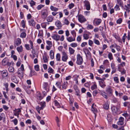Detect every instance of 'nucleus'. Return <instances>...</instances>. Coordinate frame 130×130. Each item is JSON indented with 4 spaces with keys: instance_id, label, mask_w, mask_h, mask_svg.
Instances as JSON below:
<instances>
[{
    "instance_id": "nucleus-29",
    "label": "nucleus",
    "mask_w": 130,
    "mask_h": 130,
    "mask_svg": "<svg viewBox=\"0 0 130 130\" xmlns=\"http://www.w3.org/2000/svg\"><path fill=\"white\" fill-rule=\"evenodd\" d=\"M52 11H56L58 10V8L54 7L53 6H51L50 7Z\"/></svg>"
},
{
    "instance_id": "nucleus-22",
    "label": "nucleus",
    "mask_w": 130,
    "mask_h": 130,
    "mask_svg": "<svg viewBox=\"0 0 130 130\" xmlns=\"http://www.w3.org/2000/svg\"><path fill=\"white\" fill-rule=\"evenodd\" d=\"M50 56L51 58L53 59L54 57V53L53 51L51 50L50 52Z\"/></svg>"
},
{
    "instance_id": "nucleus-60",
    "label": "nucleus",
    "mask_w": 130,
    "mask_h": 130,
    "mask_svg": "<svg viewBox=\"0 0 130 130\" xmlns=\"http://www.w3.org/2000/svg\"><path fill=\"white\" fill-rule=\"evenodd\" d=\"M3 107L5 110H7L9 109V107L6 105H3Z\"/></svg>"
},
{
    "instance_id": "nucleus-33",
    "label": "nucleus",
    "mask_w": 130,
    "mask_h": 130,
    "mask_svg": "<svg viewBox=\"0 0 130 130\" xmlns=\"http://www.w3.org/2000/svg\"><path fill=\"white\" fill-rule=\"evenodd\" d=\"M83 36L85 39L87 40L89 38V35L87 34H84Z\"/></svg>"
},
{
    "instance_id": "nucleus-14",
    "label": "nucleus",
    "mask_w": 130,
    "mask_h": 130,
    "mask_svg": "<svg viewBox=\"0 0 130 130\" xmlns=\"http://www.w3.org/2000/svg\"><path fill=\"white\" fill-rule=\"evenodd\" d=\"M55 25L58 27V29L61 28L62 26L61 24L59 21H57L55 23Z\"/></svg>"
},
{
    "instance_id": "nucleus-42",
    "label": "nucleus",
    "mask_w": 130,
    "mask_h": 130,
    "mask_svg": "<svg viewBox=\"0 0 130 130\" xmlns=\"http://www.w3.org/2000/svg\"><path fill=\"white\" fill-rule=\"evenodd\" d=\"M25 47L26 49L28 50H30L31 48H30L29 47V44H26L25 45Z\"/></svg>"
},
{
    "instance_id": "nucleus-55",
    "label": "nucleus",
    "mask_w": 130,
    "mask_h": 130,
    "mask_svg": "<svg viewBox=\"0 0 130 130\" xmlns=\"http://www.w3.org/2000/svg\"><path fill=\"white\" fill-rule=\"evenodd\" d=\"M36 109L37 111L38 112L39 114L40 113V111L41 109L39 108V106H36Z\"/></svg>"
},
{
    "instance_id": "nucleus-49",
    "label": "nucleus",
    "mask_w": 130,
    "mask_h": 130,
    "mask_svg": "<svg viewBox=\"0 0 130 130\" xmlns=\"http://www.w3.org/2000/svg\"><path fill=\"white\" fill-rule=\"evenodd\" d=\"M41 27L43 28L46 29V24L45 23H43L41 24Z\"/></svg>"
},
{
    "instance_id": "nucleus-59",
    "label": "nucleus",
    "mask_w": 130,
    "mask_h": 130,
    "mask_svg": "<svg viewBox=\"0 0 130 130\" xmlns=\"http://www.w3.org/2000/svg\"><path fill=\"white\" fill-rule=\"evenodd\" d=\"M122 22V20L121 18H119L117 21V23L120 24Z\"/></svg>"
},
{
    "instance_id": "nucleus-20",
    "label": "nucleus",
    "mask_w": 130,
    "mask_h": 130,
    "mask_svg": "<svg viewBox=\"0 0 130 130\" xmlns=\"http://www.w3.org/2000/svg\"><path fill=\"white\" fill-rule=\"evenodd\" d=\"M12 81L15 83L18 84L19 83V81L17 80L16 77L15 76H13L12 79Z\"/></svg>"
},
{
    "instance_id": "nucleus-62",
    "label": "nucleus",
    "mask_w": 130,
    "mask_h": 130,
    "mask_svg": "<svg viewBox=\"0 0 130 130\" xmlns=\"http://www.w3.org/2000/svg\"><path fill=\"white\" fill-rule=\"evenodd\" d=\"M102 94L103 96L106 99L107 98V95L105 92H104L103 93H102Z\"/></svg>"
},
{
    "instance_id": "nucleus-7",
    "label": "nucleus",
    "mask_w": 130,
    "mask_h": 130,
    "mask_svg": "<svg viewBox=\"0 0 130 130\" xmlns=\"http://www.w3.org/2000/svg\"><path fill=\"white\" fill-rule=\"evenodd\" d=\"M78 19L79 21L81 23L84 22L86 21V20L85 17L81 14L78 15Z\"/></svg>"
},
{
    "instance_id": "nucleus-64",
    "label": "nucleus",
    "mask_w": 130,
    "mask_h": 130,
    "mask_svg": "<svg viewBox=\"0 0 130 130\" xmlns=\"http://www.w3.org/2000/svg\"><path fill=\"white\" fill-rule=\"evenodd\" d=\"M115 9H116V11L119 10H120L119 6L117 5H116L115 7Z\"/></svg>"
},
{
    "instance_id": "nucleus-61",
    "label": "nucleus",
    "mask_w": 130,
    "mask_h": 130,
    "mask_svg": "<svg viewBox=\"0 0 130 130\" xmlns=\"http://www.w3.org/2000/svg\"><path fill=\"white\" fill-rule=\"evenodd\" d=\"M12 121L14 122L15 125H16L17 124L18 121L17 119L15 118L14 120H13Z\"/></svg>"
},
{
    "instance_id": "nucleus-21",
    "label": "nucleus",
    "mask_w": 130,
    "mask_h": 130,
    "mask_svg": "<svg viewBox=\"0 0 130 130\" xmlns=\"http://www.w3.org/2000/svg\"><path fill=\"white\" fill-rule=\"evenodd\" d=\"M3 76V77L4 78L5 77H7L8 74V73L6 72L5 71H2L1 73Z\"/></svg>"
},
{
    "instance_id": "nucleus-9",
    "label": "nucleus",
    "mask_w": 130,
    "mask_h": 130,
    "mask_svg": "<svg viewBox=\"0 0 130 130\" xmlns=\"http://www.w3.org/2000/svg\"><path fill=\"white\" fill-rule=\"evenodd\" d=\"M124 119L122 117H121L119 119V121L117 122L118 125H122L124 124Z\"/></svg>"
},
{
    "instance_id": "nucleus-46",
    "label": "nucleus",
    "mask_w": 130,
    "mask_h": 130,
    "mask_svg": "<svg viewBox=\"0 0 130 130\" xmlns=\"http://www.w3.org/2000/svg\"><path fill=\"white\" fill-rule=\"evenodd\" d=\"M16 110H17L18 111H17L16 113L15 114V116L17 115L18 116V117L19 115V113L21 112V110L20 109H16Z\"/></svg>"
},
{
    "instance_id": "nucleus-17",
    "label": "nucleus",
    "mask_w": 130,
    "mask_h": 130,
    "mask_svg": "<svg viewBox=\"0 0 130 130\" xmlns=\"http://www.w3.org/2000/svg\"><path fill=\"white\" fill-rule=\"evenodd\" d=\"M94 104L93 103L92 105V110L93 112L95 115V116H96L95 113L97 111V109L95 108L94 107Z\"/></svg>"
},
{
    "instance_id": "nucleus-16",
    "label": "nucleus",
    "mask_w": 130,
    "mask_h": 130,
    "mask_svg": "<svg viewBox=\"0 0 130 130\" xmlns=\"http://www.w3.org/2000/svg\"><path fill=\"white\" fill-rule=\"evenodd\" d=\"M29 42L30 43V46H31V49H32V50L31 51V52L32 54L34 53V52H35V50L34 48V45L33 43L31 40H29Z\"/></svg>"
},
{
    "instance_id": "nucleus-10",
    "label": "nucleus",
    "mask_w": 130,
    "mask_h": 130,
    "mask_svg": "<svg viewBox=\"0 0 130 130\" xmlns=\"http://www.w3.org/2000/svg\"><path fill=\"white\" fill-rule=\"evenodd\" d=\"M60 37V36L57 34H54L52 36V38L56 41L59 40Z\"/></svg>"
},
{
    "instance_id": "nucleus-3",
    "label": "nucleus",
    "mask_w": 130,
    "mask_h": 130,
    "mask_svg": "<svg viewBox=\"0 0 130 130\" xmlns=\"http://www.w3.org/2000/svg\"><path fill=\"white\" fill-rule=\"evenodd\" d=\"M120 108L119 106H113L111 107V109L113 113L117 114L120 111Z\"/></svg>"
},
{
    "instance_id": "nucleus-41",
    "label": "nucleus",
    "mask_w": 130,
    "mask_h": 130,
    "mask_svg": "<svg viewBox=\"0 0 130 130\" xmlns=\"http://www.w3.org/2000/svg\"><path fill=\"white\" fill-rule=\"evenodd\" d=\"M56 85H57V86L60 89L61 88V83L59 82H57L56 84Z\"/></svg>"
},
{
    "instance_id": "nucleus-58",
    "label": "nucleus",
    "mask_w": 130,
    "mask_h": 130,
    "mask_svg": "<svg viewBox=\"0 0 130 130\" xmlns=\"http://www.w3.org/2000/svg\"><path fill=\"white\" fill-rule=\"evenodd\" d=\"M63 12L64 13H65V15H68L69 14V12L67 9H64L63 10Z\"/></svg>"
},
{
    "instance_id": "nucleus-40",
    "label": "nucleus",
    "mask_w": 130,
    "mask_h": 130,
    "mask_svg": "<svg viewBox=\"0 0 130 130\" xmlns=\"http://www.w3.org/2000/svg\"><path fill=\"white\" fill-rule=\"evenodd\" d=\"M91 89L93 90L94 89H96L97 88V85L95 84L93 85L91 87Z\"/></svg>"
},
{
    "instance_id": "nucleus-48",
    "label": "nucleus",
    "mask_w": 130,
    "mask_h": 130,
    "mask_svg": "<svg viewBox=\"0 0 130 130\" xmlns=\"http://www.w3.org/2000/svg\"><path fill=\"white\" fill-rule=\"evenodd\" d=\"M74 6V4L72 3L69 5L68 7L70 9H71Z\"/></svg>"
},
{
    "instance_id": "nucleus-36",
    "label": "nucleus",
    "mask_w": 130,
    "mask_h": 130,
    "mask_svg": "<svg viewBox=\"0 0 130 130\" xmlns=\"http://www.w3.org/2000/svg\"><path fill=\"white\" fill-rule=\"evenodd\" d=\"M67 84V82H66V83L65 82L63 83L62 85V88L63 89H66V86Z\"/></svg>"
},
{
    "instance_id": "nucleus-4",
    "label": "nucleus",
    "mask_w": 130,
    "mask_h": 130,
    "mask_svg": "<svg viewBox=\"0 0 130 130\" xmlns=\"http://www.w3.org/2000/svg\"><path fill=\"white\" fill-rule=\"evenodd\" d=\"M77 59L76 63L78 65L82 64L83 62V59L80 54L77 55Z\"/></svg>"
},
{
    "instance_id": "nucleus-2",
    "label": "nucleus",
    "mask_w": 130,
    "mask_h": 130,
    "mask_svg": "<svg viewBox=\"0 0 130 130\" xmlns=\"http://www.w3.org/2000/svg\"><path fill=\"white\" fill-rule=\"evenodd\" d=\"M41 14L42 18L43 19H45L48 14L47 10L46 9L42 10L41 12Z\"/></svg>"
},
{
    "instance_id": "nucleus-27",
    "label": "nucleus",
    "mask_w": 130,
    "mask_h": 130,
    "mask_svg": "<svg viewBox=\"0 0 130 130\" xmlns=\"http://www.w3.org/2000/svg\"><path fill=\"white\" fill-rule=\"evenodd\" d=\"M17 49L19 53L22 52L23 51L22 46H20V47H17Z\"/></svg>"
},
{
    "instance_id": "nucleus-12",
    "label": "nucleus",
    "mask_w": 130,
    "mask_h": 130,
    "mask_svg": "<svg viewBox=\"0 0 130 130\" xmlns=\"http://www.w3.org/2000/svg\"><path fill=\"white\" fill-rule=\"evenodd\" d=\"M109 103L107 102H105L103 105V108L106 110H108L109 108Z\"/></svg>"
},
{
    "instance_id": "nucleus-25",
    "label": "nucleus",
    "mask_w": 130,
    "mask_h": 130,
    "mask_svg": "<svg viewBox=\"0 0 130 130\" xmlns=\"http://www.w3.org/2000/svg\"><path fill=\"white\" fill-rule=\"evenodd\" d=\"M56 60L57 61H59L60 60V55L59 53H57L56 56Z\"/></svg>"
},
{
    "instance_id": "nucleus-30",
    "label": "nucleus",
    "mask_w": 130,
    "mask_h": 130,
    "mask_svg": "<svg viewBox=\"0 0 130 130\" xmlns=\"http://www.w3.org/2000/svg\"><path fill=\"white\" fill-rule=\"evenodd\" d=\"M101 21L102 20L101 19H98L96 21H95V23L96 25H98L101 23Z\"/></svg>"
},
{
    "instance_id": "nucleus-39",
    "label": "nucleus",
    "mask_w": 130,
    "mask_h": 130,
    "mask_svg": "<svg viewBox=\"0 0 130 130\" xmlns=\"http://www.w3.org/2000/svg\"><path fill=\"white\" fill-rule=\"evenodd\" d=\"M54 102L55 103V105L58 108H60V106L59 104L58 103V101L56 100H55Z\"/></svg>"
},
{
    "instance_id": "nucleus-15",
    "label": "nucleus",
    "mask_w": 130,
    "mask_h": 130,
    "mask_svg": "<svg viewBox=\"0 0 130 130\" xmlns=\"http://www.w3.org/2000/svg\"><path fill=\"white\" fill-rule=\"evenodd\" d=\"M41 107H39V108L42 109H43V108L46 106V103L45 102H41L40 103Z\"/></svg>"
},
{
    "instance_id": "nucleus-26",
    "label": "nucleus",
    "mask_w": 130,
    "mask_h": 130,
    "mask_svg": "<svg viewBox=\"0 0 130 130\" xmlns=\"http://www.w3.org/2000/svg\"><path fill=\"white\" fill-rule=\"evenodd\" d=\"M69 51L70 53L71 54H73L75 52V50L71 47H69Z\"/></svg>"
},
{
    "instance_id": "nucleus-28",
    "label": "nucleus",
    "mask_w": 130,
    "mask_h": 130,
    "mask_svg": "<svg viewBox=\"0 0 130 130\" xmlns=\"http://www.w3.org/2000/svg\"><path fill=\"white\" fill-rule=\"evenodd\" d=\"M26 34L25 32H23L21 33L20 35V37L22 38H25L26 37Z\"/></svg>"
},
{
    "instance_id": "nucleus-8",
    "label": "nucleus",
    "mask_w": 130,
    "mask_h": 130,
    "mask_svg": "<svg viewBox=\"0 0 130 130\" xmlns=\"http://www.w3.org/2000/svg\"><path fill=\"white\" fill-rule=\"evenodd\" d=\"M85 6L86 7V9L88 10L90 9V7L89 2L88 1H85L84 2Z\"/></svg>"
},
{
    "instance_id": "nucleus-57",
    "label": "nucleus",
    "mask_w": 130,
    "mask_h": 130,
    "mask_svg": "<svg viewBox=\"0 0 130 130\" xmlns=\"http://www.w3.org/2000/svg\"><path fill=\"white\" fill-rule=\"evenodd\" d=\"M25 22L24 20H23L21 21V24L22 25V27L23 28H24L25 27Z\"/></svg>"
},
{
    "instance_id": "nucleus-38",
    "label": "nucleus",
    "mask_w": 130,
    "mask_h": 130,
    "mask_svg": "<svg viewBox=\"0 0 130 130\" xmlns=\"http://www.w3.org/2000/svg\"><path fill=\"white\" fill-rule=\"evenodd\" d=\"M108 57L110 60L113 59L112 55L111 53L110 52L108 54Z\"/></svg>"
},
{
    "instance_id": "nucleus-50",
    "label": "nucleus",
    "mask_w": 130,
    "mask_h": 130,
    "mask_svg": "<svg viewBox=\"0 0 130 130\" xmlns=\"http://www.w3.org/2000/svg\"><path fill=\"white\" fill-rule=\"evenodd\" d=\"M64 23L65 24L67 25H68L69 24V22L68 21L67 19H65L64 20Z\"/></svg>"
},
{
    "instance_id": "nucleus-24",
    "label": "nucleus",
    "mask_w": 130,
    "mask_h": 130,
    "mask_svg": "<svg viewBox=\"0 0 130 130\" xmlns=\"http://www.w3.org/2000/svg\"><path fill=\"white\" fill-rule=\"evenodd\" d=\"M47 21L48 22H51L53 20V18L52 16H50L48 17L47 18Z\"/></svg>"
},
{
    "instance_id": "nucleus-43",
    "label": "nucleus",
    "mask_w": 130,
    "mask_h": 130,
    "mask_svg": "<svg viewBox=\"0 0 130 130\" xmlns=\"http://www.w3.org/2000/svg\"><path fill=\"white\" fill-rule=\"evenodd\" d=\"M9 71V72H13L14 70L13 68L11 66L10 67L8 68Z\"/></svg>"
},
{
    "instance_id": "nucleus-47",
    "label": "nucleus",
    "mask_w": 130,
    "mask_h": 130,
    "mask_svg": "<svg viewBox=\"0 0 130 130\" xmlns=\"http://www.w3.org/2000/svg\"><path fill=\"white\" fill-rule=\"evenodd\" d=\"M43 59L44 62L45 63L47 62L48 59L46 56H43Z\"/></svg>"
},
{
    "instance_id": "nucleus-53",
    "label": "nucleus",
    "mask_w": 130,
    "mask_h": 130,
    "mask_svg": "<svg viewBox=\"0 0 130 130\" xmlns=\"http://www.w3.org/2000/svg\"><path fill=\"white\" fill-rule=\"evenodd\" d=\"M32 54V59H34L35 57H36L37 58L38 57V55L36 54L35 53H33Z\"/></svg>"
},
{
    "instance_id": "nucleus-31",
    "label": "nucleus",
    "mask_w": 130,
    "mask_h": 130,
    "mask_svg": "<svg viewBox=\"0 0 130 130\" xmlns=\"http://www.w3.org/2000/svg\"><path fill=\"white\" fill-rule=\"evenodd\" d=\"M37 97L38 99H39L40 100H41L43 98V97L41 96V94L39 93H37Z\"/></svg>"
},
{
    "instance_id": "nucleus-5",
    "label": "nucleus",
    "mask_w": 130,
    "mask_h": 130,
    "mask_svg": "<svg viewBox=\"0 0 130 130\" xmlns=\"http://www.w3.org/2000/svg\"><path fill=\"white\" fill-rule=\"evenodd\" d=\"M106 91L109 95L111 96L112 95L113 91L110 86H109L106 88Z\"/></svg>"
},
{
    "instance_id": "nucleus-63",
    "label": "nucleus",
    "mask_w": 130,
    "mask_h": 130,
    "mask_svg": "<svg viewBox=\"0 0 130 130\" xmlns=\"http://www.w3.org/2000/svg\"><path fill=\"white\" fill-rule=\"evenodd\" d=\"M91 66L92 67H93L94 66V62L93 58H91Z\"/></svg>"
},
{
    "instance_id": "nucleus-6",
    "label": "nucleus",
    "mask_w": 130,
    "mask_h": 130,
    "mask_svg": "<svg viewBox=\"0 0 130 130\" xmlns=\"http://www.w3.org/2000/svg\"><path fill=\"white\" fill-rule=\"evenodd\" d=\"M62 59L63 61L66 62L68 59V56L66 53L63 51L62 52Z\"/></svg>"
},
{
    "instance_id": "nucleus-54",
    "label": "nucleus",
    "mask_w": 130,
    "mask_h": 130,
    "mask_svg": "<svg viewBox=\"0 0 130 130\" xmlns=\"http://www.w3.org/2000/svg\"><path fill=\"white\" fill-rule=\"evenodd\" d=\"M113 79L117 83H118L119 79L118 77H114Z\"/></svg>"
},
{
    "instance_id": "nucleus-51",
    "label": "nucleus",
    "mask_w": 130,
    "mask_h": 130,
    "mask_svg": "<svg viewBox=\"0 0 130 130\" xmlns=\"http://www.w3.org/2000/svg\"><path fill=\"white\" fill-rule=\"evenodd\" d=\"M46 43L50 47H51L52 46V42L51 41H46Z\"/></svg>"
},
{
    "instance_id": "nucleus-23",
    "label": "nucleus",
    "mask_w": 130,
    "mask_h": 130,
    "mask_svg": "<svg viewBox=\"0 0 130 130\" xmlns=\"http://www.w3.org/2000/svg\"><path fill=\"white\" fill-rule=\"evenodd\" d=\"M118 3L119 5L122 8H123V2L121 0H117Z\"/></svg>"
},
{
    "instance_id": "nucleus-11",
    "label": "nucleus",
    "mask_w": 130,
    "mask_h": 130,
    "mask_svg": "<svg viewBox=\"0 0 130 130\" xmlns=\"http://www.w3.org/2000/svg\"><path fill=\"white\" fill-rule=\"evenodd\" d=\"M28 23L30 26H32L33 27H35V22L33 19H31L30 20H29Z\"/></svg>"
},
{
    "instance_id": "nucleus-44",
    "label": "nucleus",
    "mask_w": 130,
    "mask_h": 130,
    "mask_svg": "<svg viewBox=\"0 0 130 130\" xmlns=\"http://www.w3.org/2000/svg\"><path fill=\"white\" fill-rule=\"evenodd\" d=\"M44 5L42 4H40L39 5H38L37 7V9L38 10H39L41 9V8H43L44 6Z\"/></svg>"
},
{
    "instance_id": "nucleus-19",
    "label": "nucleus",
    "mask_w": 130,
    "mask_h": 130,
    "mask_svg": "<svg viewBox=\"0 0 130 130\" xmlns=\"http://www.w3.org/2000/svg\"><path fill=\"white\" fill-rule=\"evenodd\" d=\"M8 62L9 60L7 58H5L2 61L3 64H4V65L7 64V63Z\"/></svg>"
},
{
    "instance_id": "nucleus-35",
    "label": "nucleus",
    "mask_w": 130,
    "mask_h": 130,
    "mask_svg": "<svg viewBox=\"0 0 130 130\" xmlns=\"http://www.w3.org/2000/svg\"><path fill=\"white\" fill-rule=\"evenodd\" d=\"M99 82L100 84V85L101 87L102 88H104L105 86L106 85L103 83V82L102 81H100Z\"/></svg>"
},
{
    "instance_id": "nucleus-52",
    "label": "nucleus",
    "mask_w": 130,
    "mask_h": 130,
    "mask_svg": "<svg viewBox=\"0 0 130 130\" xmlns=\"http://www.w3.org/2000/svg\"><path fill=\"white\" fill-rule=\"evenodd\" d=\"M70 45L72 47H75L77 46V44L75 43H73L70 44Z\"/></svg>"
},
{
    "instance_id": "nucleus-1",
    "label": "nucleus",
    "mask_w": 130,
    "mask_h": 130,
    "mask_svg": "<svg viewBox=\"0 0 130 130\" xmlns=\"http://www.w3.org/2000/svg\"><path fill=\"white\" fill-rule=\"evenodd\" d=\"M24 70V65L23 64H22L21 66V67L18 69V71L17 73L18 74V76L20 78H23V71Z\"/></svg>"
},
{
    "instance_id": "nucleus-34",
    "label": "nucleus",
    "mask_w": 130,
    "mask_h": 130,
    "mask_svg": "<svg viewBox=\"0 0 130 130\" xmlns=\"http://www.w3.org/2000/svg\"><path fill=\"white\" fill-rule=\"evenodd\" d=\"M71 33L73 35V38H75L76 36V32L74 30H72L71 31Z\"/></svg>"
},
{
    "instance_id": "nucleus-18",
    "label": "nucleus",
    "mask_w": 130,
    "mask_h": 130,
    "mask_svg": "<svg viewBox=\"0 0 130 130\" xmlns=\"http://www.w3.org/2000/svg\"><path fill=\"white\" fill-rule=\"evenodd\" d=\"M73 38L72 37H70L67 38V40L69 42H71L75 40V39L74 38Z\"/></svg>"
},
{
    "instance_id": "nucleus-56",
    "label": "nucleus",
    "mask_w": 130,
    "mask_h": 130,
    "mask_svg": "<svg viewBox=\"0 0 130 130\" xmlns=\"http://www.w3.org/2000/svg\"><path fill=\"white\" fill-rule=\"evenodd\" d=\"M48 72L50 73H52L54 71V70L53 69L50 67L48 69Z\"/></svg>"
},
{
    "instance_id": "nucleus-13",
    "label": "nucleus",
    "mask_w": 130,
    "mask_h": 130,
    "mask_svg": "<svg viewBox=\"0 0 130 130\" xmlns=\"http://www.w3.org/2000/svg\"><path fill=\"white\" fill-rule=\"evenodd\" d=\"M21 43V39L19 38H18L15 40L14 44L15 45H16L17 46H18Z\"/></svg>"
},
{
    "instance_id": "nucleus-37",
    "label": "nucleus",
    "mask_w": 130,
    "mask_h": 130,
    "mask_svg": "<svg viewBox=\"0 0 130 130\" xmlns=\"http://www.w3.org/2000/svg\"><path fill=\"white\" fill-rule=\"evenodd\" d=\"M36 2H34L33 0H31L30 3L31 6L32 7L33 6L35 5Z\"/></svg>"
},
{
    "instance_id": "nucleus-45",
    "label": "nucleus",
    "mask_w": 130,
    "mask_h": 130,
    "mask_svg": "<svg viewBox=\"0 0 130 130\" xmlns=\"http://www.w3.org/2000/svg\"><path fill=\"white\" fill-rule=\"evenodd\" d=\"M34 68L36 71H38L39 70V66L38 65H37L35 66Z\"/></svg>"
},
{
    "instance_id": "nucleus-32",
    "label": "nucleus",
    "mask_w": 130,
    "mask_h": 130,
    "mask_svg": "<svg viewBox=\"0 0 130 130\" xmlns=\"http://www.w3.org/2000/svg\"><path fill=\"white\" fill-rule=\"evenodd\" d=\"M93 42L94 43L96 44H97L98 45H100V42L99 40H96L95 39H94Z\"/></svg>"
}]
</instances>
